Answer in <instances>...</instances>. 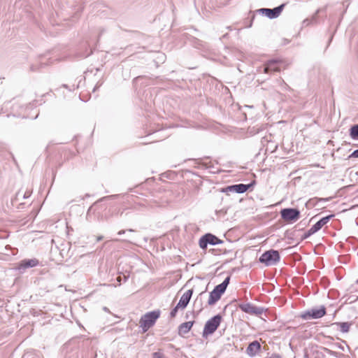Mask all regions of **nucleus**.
I'll return each mask as SVG.
<instances>
[{
    "label": "nucleus",
    "mask_w": 358,
    "mask_h": 358,
    "mask_svg": "<svg viewBox=\"0 0 358 358\" xmlns=\"http://www.w3.org/2000/svg\"><path fill=\"white\" fill-rule=\"evenodd\" d=\"M160 317V310H152L148 313H146L145 315H142L140 319V327L142 329L143 333H145L153 327L157 320V319Z\"/></svg>",
    "instance_id": "nucleus-1"
},
{
    "label": "nucleus",
    "mask_w": 358,
    "mask_h": 358,
    "mask_svg": "<svg viewBox=\"0 0 358 358\" xmlns=\"http://www.w3.org/2000/svg\"><path fill=\"white\" fill-rule=\"evenodd\" d=\"M120 196V194H113L110 196H103L95 203H94L87 210L86 214V220L88 222H93L96 220H99L100 216V211L98 210L99 203L103 201H107L109 199H117Z\"/></svg>",
    "instance_id": "nucleus-2"
},
{
    "label": "nucleus",
    "mask_w": 358,
    "mask_h": 358,
    "mask_svg": "<svg viewBox=\"0 0 358 358\" xmlns=\"http://www.w3.org/2000/svg\"><path fill=\"white\" fill-rule=\"evenodd\" d=\"M222 317L220 314L215 315L209 319L205 324L202 333L203 338H207L208 336L213 334L219 327Z\"/></svg>",
    "instance_id": "nucleus-3"
},
{
    "label": "nucleus",
    "mask_w": 358,
    "mask_h": 358,
    "mask_svg": "<svg viewBox=\"0 0 358 358\" xmlns=\"http://www.w3.org/2000/svg\"><path fill=\"white\" fill-rule=\"evenodd\" d=\"M280 260L279 252L272 249L265 251L259 258V262L267 266L275 265Z\"/></svg>",
    "instance_id": "nucleus-4"
},
{
    "label": "nucleus",
    "mask_w": 358,
    "mask_h": 358,
    "mask_svg": "<svg viewBox=\"0 0 358 358\" xmlns=\"http://www.w3.org/2000/svg\"><path fill=\"white\" fill-rule=\"evenodd\" d=\"M281 218L285 222L293 223L297 221L300 217V210L295 208H285L281 209Z\"/></svg>",
    "instance_id": "nucleus-5"
},
{
    "label": "nucleus",
    "mask_w": 358,
    "mask_h": 358,
    "mask_svg": "<svg viewBox=\"0 0 358 358\" xmlns=\"http://www.w3.org/2000/svg\"><path fill=\"white\" fill-rule=\"evenodd\" d=\"M222 243L223 241L220 239L215 235L207 233L200 238L199 245L201 249L205 250L207 248L208 245H217Z\"/></svg>",
    "instance_id": "nucleus-6"
},
{
    "label": "nucleus",
    "mask_w": 358,
    "mask_h": 358,
    "mask_svg": "<svg viewBox=\"0 0 358 358\" xmlns=\"http://www.w3.org/2000/svg\"><path fill=\"white\" fill-rule=\"evenodd\" d=\"M238 308L241 311L255 316H259L266 310L264 307L257 306L251 303H240Z\"/></svg>",
    "instance_id": "nucleus-7"
},
{
    "label": "nucleus",
    "mask_w": 358,
    "mask_h": 358,
    "mask_svg": "<svg viewBox=\"0 0 358 358\" xmlns=\"http://www.w3.org/2000/svg\"><path fill=\"white\" fill-rule=\"evenodd\" d=\"M326 308L324 306L319 308H312L303 312L301 317L303 320L320 319L326 315Z\"/></svg>",
    "instance_id": "nucleus-8"
},
{
    "label": "nucleus",
    "mask_w": 358,
    "mask_h": 358,
    "mask_svg": "<svg viewBox=\"0 0 358 358\" xmlns=\"http://www.w3.org/2000/svg\"><path fill=\"white\" fill-rule=\"evenodd\" d=\"M285 3H282L280 6L275 7L273 8H263L259 9L257 11L259 12V13L264 15L268 18L272 20L277 18L280 15V13H282L285 8Z\"/></svg>",
    "instance_id": "nucleus-9"
},
{
    "label": "nucleus",
    "mask_w": 358,
    "mask_h": 358,
    "mask_svg": "<svg viewBox=\"0 0 358 358\" xmlns=\"http://www.w3.org/2000/svg\"><path fill=\"white\" fill-rule=\"evenodd\" d=\"M255 183V181L249 183V184H236L227 186L223 192H236L238 194H243L246 192L251 187L254 185Z\"/></svg>",
    "instance_id": "nucleus-10"
},
{
    "label": "nucleus",
    "mask_w": 358,
    "mask_h": 358,
    "mask_svg": "<svg viewBox=\"0 0 358 358\" xmlns=\"http://www.w3.org/2000/svg\"><path fill=\"white\" fill-rule=\"evenodd\" d=\"M282 62L278 59H271L268 60L264 68V71L266 73H270L272 72H279L281 71Z\"/></svg>",
    "instance_id": "nucleus-11"
},
{
    "label": "nucleus",
    "mask_w": 358,
    "mask_h": 358,
    "mask_svg": "<svg viewBox=\"0 0 358 358\" xmlns=\"http://www.w3.org/2000/svg\"><path fill=\"white\" fill-rule=\"evenodd\" d=\"M38 264L39 261L37 259H24L19 262L17 268L20 272L23 273L27 268L35 267Z\"/></svg>",
    "instance_id": "nucleus-12"
},
{
    "label": "nucleus",
    "mask_w": 358,
    "mask_h": 358,
    "mask_svg": "<svg viewBox=\"0 0 358 358\" xmlns=\"http://www.w3.org/2000/svg\"><path fill=\"white\" fill-rule=\"evenodd\" d=\"M194 166L199 169L209 170L210 173H215L218 169H215L214 164L212 162H206L203 159H196L194 162Z\"/></svg>",
    "instance_id": "nucleus-13"
},
{
    "label": "nucleus",
    "mask_w": 358,
    "mask_h": 358,
    "mask_svg": "<svg viewBox=\"0 0 358 358\" xmlns=\"http://www.w3.org/2000/svg\"><path fill=\"white\" fill-rule=\"evenodd\" d=\"M224 292H225L223 289L220 288L219 286L216 285L214 287V289L210 292L208 304L209 306L214 305L217 301H218L220 299L222 295Z\"/></svg>",
    "instance_id": "nucleus-14"
},
{
    "label": "nucleus",
    "mask_w": 358,
    "mask_h": 358,
    "mask_svg": "<svg viewBox=\"0 0 358 358\" xmlns=\"http://www.w3.org/2000/svg\"><path fill=\"white\" fill-rule=\"evenodd\" d=\"M262 345L258 341H254L249 343L246 348V353L250 357H255L261 350Z\"/></svg>",
    "instance_id": "nucleus-15"
},
{
    "label": "nucleus",
    "mask_w": 358,
    "mask_h": 358,
    "mask_svg": "<svg viewBox=\"0 0 358 358\" xmlns=\"http://www.w3.org/2000/svg\"><path fill=\"white\" fill-rule=\"evenodd\" d=\"M192 294H193L192 289L187 290L181 296V297L178 303V306L180 307L182 309L185 308L187 306L188 303H189V301L192 298Z\"/></svg>",
    "instance_id": "nucleus-16"
},
{
    "label": "nucleus",
    "mask_w": 358,
    "mask_h": 358,
    "mask_svg": "<svg viewBox=\"0 0 358 358\" xmlns=\"http://www.w3.org/2000/svg\"><path fill=\"white\" fill-rule=\"evenodd\" d=\"M334 216L335 215L334 214H331L322 217L319 221H317L315 224L312 226V228L314 229L313 231H315V232L319 231L322 228V227L327 224Z\"/></svg>",
    "instance_id": "nucleus-17"
},
{
    "label": "nucleus",
    "mask_w": 358,
    "mask_h": 358,
    "mask_svg": "<svg viewBox=\"0 0 358 358\" xmlns=\"http://www.w3.org/2000/svg\"><path fill=\"white\" fill-rule=\"evenodd\" d=\"M194 321H189L180 324L178 327V334L183 335L187 334L192 327Z\"/></svg>",
    "instance_id": "nucleus-18"
},
{
    "label": "nucleus",
    "mask_w": 358,
    "mask_h": 358,
    "mask_svg": "<svg viewBox=\"0 0 358 358\" xmlns=\"http://www.w3.org/2000/svg\"><path fill=\"white\" fill-rule=\"evenodd\" d=\"M187 43L197 49H202L205 47V44L202 41L192 36L187 38Z\"/></svg>",
    "instance_id": "nucleus-19"
},
{
    "label": "nucleus",
    "mask_w": 358,
    "mask_h": 358,
    "mask_svg": "<svg viewBox=\"0 0 358 358\" xmlns=\"http://www.w3.org/2000/svg\"><path fill=\"white\" fill-rule=\"evenodd\" d=\"M266 129L264 124H256L252 127H249L248 129V133L250 136H255Z\"/></svg>",
    "instance_id": "nucleus-20"
},
{
    "label": "nucleus",
    "mask_w": 358,
    "mask_h": 358,
    "mask_svg": "<svg viewBox=\"0 0 358 358\" xmlns=\"http://www.w3.org/2000/svg\"><path fill=\"white\" fill-rule=\"evenodd\" d=\"M332 325H335L339 328L340 331L342 333H347L350 330V327L352 325L351 322H334Z\"/></svg>",
    "instance_id": "nucleus-21"
},
{
    "label": "nucleus",
    "mask_w": 358,
    "mask_h": 358,
    "mask_svg": "<svg viewBox=\"0 0 358 358\" xmlns=\"http://www.w3.org/2000/svg\"><path fill=\"white\" fill-rule=\"evenodd\" d=\"M129 276L130 275L129 272L119 273V275L116 278L117 281L118 282V285L120 286L122 281L124 282H127Z\"/></svg>",
    "instance_id": "nucleus-22"
},
{
    "label": "nucleus",
    "mask_w": 358,
    "mask_h": 358,
    "mask_svg": "<svg viewBox=\"0 0 358 358\" xmlns=\"http://www.w3.org/2000/svg\"><path fill=\"white\" fill-rule=\"evenodd\" d=\"M350 136L353 140H358V124H354L350 127Z\"/></svg>",
    "instance_id": "nucleus-23"
},
{
    "label": "nucleus",
    "mask_w": 358,
    "mask_h": 358,
    "mask_svg": "<svg viewBox=\"0 0 358 358\" xmlns=\"http://www.w3.org/2000/svg\"><path fill=\"white\" fill-rule=\"evenodd\" d=\"M320 12V10H317L316 11V13H315V15L312 17L311 19H305L303 21V24L304 26H308L311 23H313V22H317V13Z\"/></svg>",
    "instance_id": "nucleus-24"
},
{
    "label": "nucleus",
    "mask_w": 358,
    "mask_h": 358,
    "mask_svg": "<svg viewBox=\"0 0 358 358\" xmlns=\"http://www.w3.org/2000/svg\"><path fill=\"white\" fill-rule=\"evenodd\" d=\"M230 282V276H227L222 283L217 285V286L220 287L222 289H223L224 292L227 289V286L229 285Z\"/></svg>",
    "instance_id": "nucleus-25"
},
{
    "label": "nucleus",
    "mask_w": 358,
    "mask_h": 358,
    "mask_svg": "<svg viewBox=\"0 0 358 358\" xmlns=\"http://www.w3.org/2000/svg\"><path fill=\"white\" fill-rule=\"evenodd\" d=\"M48 64L41 62L39 64H32L30 66V70L31 71H36L39 70V69L43 68L45 66H47Z\"/></svg>",
    "instance_id": "nucleus-26"
},
{
    "label": "nucleus",
    "mask_w": 358,
    "mask_h": 358,
    "mask_svg": "<svg viewBox=\"0 0 358 358\" xmlns=\"http://www.w3.org/2000/svg\"><path fill=\"white\" fill-rule=\"evenodd\" d=\"M314 229L312 228V227L306 231L305 232L302 237H301V239L302 240H305L308 238H309L310 236H312L313 234H315V231H313Z\"/></svg>",
    "instance_id": "nucleus-27"
},
{
    "label": "nucleus",
    "mask_w": 358,
    "mask_h": 358,
    "mask_svg": "<svg viewBox=\"0 0 358 358\" xmlns=\"http://www.w3.org/2000/svg\"><path fill=\"white\" fill-rule=\"evenodd\" d=\"M179 308H181L180 307L178 306V304L171 310L170 313L171 317H175L177 315L178 310Z\"/></svg>",
    "instance_id": "nucleus-28"
},
{
    "label": "nucleus",
    "mask_w": 358,
    "mask_h": 358,
    "mask_svg": "<svg viewBox=\"0 0 358 358\" xmlns=\"http://www.w3.org/2000/svg\"><path fill=\"white\" fill-rule=\"evenodd\" d=\"M280 82L282 90H287L290 89L289 86L283 80H280Z\"/></svg>",
    "instance_id": "nucleus-29"
},
{
    "label": "nucleus",
    "mask_w": 358,
    "mask_h": 358,
    "mask_svg": "<svg viewBox=\"0 0 358 358\" xmlns=\"http://www.w3.org/2000/svg\"><path fill=\"white\" fill-rule=\"evenodd\" d=\"M152 358H166V357H164V355L162 353H161L159 352H156L152 354Z\"/></svg>",
    "instance_id": "nucleus-30"
},
{
    "label": "nucleus",
    "mask_w": 358,
    "mask_h": 358,
    "mask_svg": "<svg viewBox=\"0 0 358 358\" xmlns=\"http://www.w3.org/2000/svg\"><path fill=\"white\" fill-rule=\"evenodd\" d=\"M351 158H358V149L354 150L349 156L348 159Z\"/></svg>",
    "instance_id": "nucleus-31"
},
{
    "label": "nucleus",
    "mask_w": 358,
    "mask_h": 358,
    "mask_svg": "<svg viewBox=\"0 0 358 358\" xmlns=\"http://www.w3.org/2000/svg\"><path fill=\"white\" fill-rule=\"evenodd\" d=\"M102 84H103L102 81L97 82L96 85H95V87L93 89V92H95L99 87H100L102 85Z\"/></svg>",
    "instance_id": "nucleus-32"
},
{
    "label": "nucleus",
    "mask_w": 358,
    "mask_h": 358,
    "mask_svg": "<svg viewBox=\"0 0 358 358\" xmlns=\"http://www.w3.org/2000/svg\"><path fill=\"white\" fill-rule=\"evenodd\" d=\"M266 358H282V357L279 354L273 353L271 355V357H266Z\"/></svg>",
    "instance_id": "nucleus-33"
},
{
    "label": "nucleus",
    "mask_w": 358,
    "mask_h": 358,
    "mask_svg": "<svg viewBox=\"0 0 358 358\" xmlns=\"http://www.w3.org/2000/svg\"><path fill=\"white\" fill-rule=\"evenodd\" d=\"M330 199H331V197H327V198H320V199H319L318 200H319L320 201H324V202H326V201H329Z\"/></svg>",
    "instance_id": "nucleus-34"
},
{
    "label": "nucleus",
    "mask_w": 358,
    "mask_h": 358,
    "mask_svg": "<svg viewBox=\"0 0 358 358\" xmlns=\"http://www.w3.org/2000/svg\"><path fill=\"white\" fill-rule=\"evenodd\" d=\"M31 196V193L29 192H26L24 195H23V198L24 199H27L29 198V196Z\"/></svg>",
    "instance_id": "nucleus-35"
},
{
    "label": "nucleus",
    "mask_w": 358,
    "mask_h": 358,
    "mask_svg": "<svg viewBox=\"0 0 358 358\" xmlns=\"http://www.w3.org/2000/svg\"><path fill=\"white\" fill-rule=\"evenodd\" d=\"M336 345H337V347H338L339 349L342 350L343 351H344V350H344V346H343V345H342L341 344H338H338H336Z\"/></svg>",
    "instance_id": "nucleus-36"
},
{
    "label": "nucleus",
    "mask_w": 358,
    "mask_h": 358,
    "mask_svg": "<svg viewBox=\"0 0 358 358\" xmlns=\"http://www.w3.org/2000/svg\"><path fill=\"white\" fill-rule=\"evenodd\" d=\"M125 232H126V230H120L117 232V234L122 235V234H125Z\"/></svg>",
    "instance_id": "nucleus-37"
},
{
    "label": "nucleus",
    "mask_w": 358,
    "mask_h": 358,
    "mask_svg": "<svg viewBox=\"0 0 358 358\" xmlns=\"http://www.w3.org/2000/svg\"><path fill=\"white\" fill-rule=\"evenodd\" d=\"M103 239V236H99L97 237V241H100Z\"/></svg>",
    "instance_id": "nucleus-38"
},
{
    "label": "nucleus",
    "mask_w": 358,
    "mask_h": 358,
    "mask_svg": "<svg viewBox=\"0 0 358 358\" xmlns=\"http://www.w3.org/2000/svg\"><path fill=\"white\" fill-rule=\"evenodd\" d=\"M115 241H127L126 240L115 239Z\"/></svg>",
    "instance_id": "nucleus-39"
},
{
    "label": "nucleus",
    "mask_w": 358,
    "mask_h": 358,
    "mask_svg": "<svg viewBox=\"0 0 358 358\" xmlns=\"http://www.w3.org/2000/svg\"><path fill=\"white\" fill-rule=\"evenodd\" d=\"M127 231H130V232H133V231H134V229H128Z\"/></svg>",
    "instance_id": "nucleus-40"
},
{
    "label": "nucleus",
    "mask_w": 358,
    "mask_h": 358,
    "mask_svg": "<svg viewBox=\"0 0 358 358\" xmlns=\"http://www.w3.org/2000/svg\"><path fill=\"white\" fill-rule=\"evenodd\" d=\"M62 86L65 88H68V86L66 85H63Z\"/></svg>",
    "instance_id": "nucleus-41"
},
{
    "label": "nucleus",
    "mask_w": 358,
    "mask_h": 358,
    "mask_svg": "<svg viewBox=\"0 0 358 358\" xmlns=\"http://www.w3.org/2000/svg\"><path fill=\"white\" fill-rule=\"evenodd\" d=\"M37 117H38V115H36V116L34 117V119L37 118Z\"/></svg>",
    "instance_id": "nucleus-42"
},
{
    "label": "nucleus",
    "mask_w": 358,
    "mask_h": 358,
    "mask_svg": "<svg viewBox=\"0 0 358 358\" xmlns=\"http://www.w3.org/2000/svg\"><path fill=\"white\" fill-rule=\"evenodd\" d=\"M357 282H358V279H357Z\"/></svg>",
    "instance_id": "nucleus-43"
}]
</instances>
